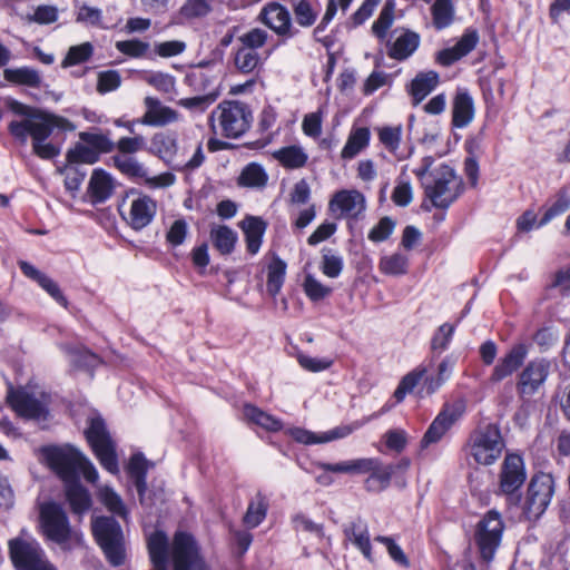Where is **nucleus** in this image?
<instances>
[{
  "mask_svg": "<svg viewBox=\"0 0 570 570\" xmlns=\"http://www.w3.org/2000/svg\"><path fill=\"white\" fill-rule=\"evenodd\" d=\"M11 110L19 118L9 122V132L21 144L32 139L33 153L42 159H51L59 155L60 149L47 139L55 128L73 131L76 126L68 119L43 110L14 101Z\"/></svg>",
  "mask_w": 570,
  "mask_h": 570,
  "instance_id": "nucleus-1",
  "label": "nucleus"
},
{
  "mask_svg": "<svg viewBox=\"0 0 570 570\" xmlns=\"http://www.w3.org/2000/svg\"><path fill=\"white\" fill-rule=\"evenodd\" d=\"M147 546L154 570H168L170 559L174 570H207L194 538L186 532H177L169 544L167 535L157 530L148 537Z\"/></svg>",
  "mask_w": 570,
  "mask_h": 570,
  "instance_id": "nucleus-2",
  "label": "nucleus"
},
{
  "mask_svg": "<svg viewBox=\"0 0 570 570\" xmlns=\"http://www.w3.org/2000/svg\"><path fill=\"white\" fill-rule=\"evenodd\" d=\"M433 164L432 157H424L413 174L422 181L424 194L436 208H448L462 193V179L449 165L442 164L431 173V181L424 176Z\"/></svg>",
  "mask_w": 570,
  "mask_h": 570,
  "instance_id": "nucleus-3",
  "label": "nucleus"
},
{
  "mask_svg": "<svg viewBox=\"0 0 570 570\" xmlns=\"http://www.w3.org/2000/svg\"><path fill=\"white\" fill-rule=\"evenodd\" d=\"M455 366V358L445 356L438 365L436 373L428 375L430 366L428 364H420L414 370L404 375L399 383L394 397L397 402L404 400L407 393L413 392L417 384L422 381V386L419 390L421 396L434 394L452 375Z\"/></svg>",
  "mask_w": 570,
  "mask_h": 570,
  "instance_id": "nucleus-4",
  "label": "nucleus"
},
{
  "mask_svg": "<svg viewBox=\"0 0 570 570\" xmlns=\"http://www.w3.org/2000/svg\"><path fill=\"white\" fill-rule=\"evenodd\" d=\"M253 116L245 104L222 101L209 116V126L215 135L238 138L250 127Z\"/></svg>",
  "mask_w": 570,
  "mask_h": 570,
  "instance_id": "nucleus-5",
  "label": "nucleus"
},
{
  "mask_svg": "<svg viewBox=\"0 0 570 570\" xmlns=\"http://www.w3.org/2000/svg\"><path fill=\"white\" fill-rule=\"evenodd\" d=\"M504 440L495 424H485L475 429L469 436L465 450L478 464L491 465L501 456Z\"/></svg>",
  "mask_w": 570,
  "mask_h": 570,
  "instance_id": "nucleus-6",
  "label": "nucleus"
},
{
  "mask_svg": "<svg viewBox=\"0 0 570 570\" xmlns=\"http://www.w3.org/2000/svg\"><path fill=\"white\" fill-rule=\"evenodd\" d=\"M94 535L108 561L119 566L125 559L124 534L118 522L109 517L92 520Z\"/></svg>",
  "mask_w": 570,
  "mask_h": 570,
  "instance_id": "nucleus-7",
  "label": "nucleus"
},
{
  "mask_svg": "<svg viewBox=\"0 0 570 570\" xmlns=\"http://www.w3.org/2000/svg\"><path fill=\"white\" fill-rule=\"evenodd\" d=\"M86 438L100 464L110 473H118L119 468L115 453V444L106 429L104 420L99 415H94L89 419Z\"/></svg>",
  "mask_w": 570,
  "mask_h": 570,
  "instance_id": "nucleus-8",
  "label": "nucleus"
},
{
  "mask_svg": "<svg viewBox=\"0 0 570 570\" xmlns=\"http://www.w3.org/2000/svg\"><path fill=\"white\" fill-rule=\"evenodd\" d=\"M7 399L13 411L24 419L40 422L48 416L49 396L41 391L11 390Z\"/></svg>",
  "mask_w": 570,
  "mask_h": 570,
  "instance_id": "nucleus-9",
  "label": "nucleus"
},
{
  "mask_svg": "<svg viewBox=\"0 0 570 570\" xmlns=\"http://www.w3.org/2000/svg\"><path fill=\"white\" fill-rule=\"evenodd\" d=\"M9 551L17 570H56L36 540L12 539L9 542Z\"/></svg>",
  "mask_w": 570,
  "mask_h": 570,
  "instance_id": "nucleus-10",
  "label": "nucleus"
},
{
  "mask_svg": "<svg viewBox=\"0 0 570 570\" xmlns=\"http://www.w3.org/2000/svg\"><path fill=\"white\" fill-rule=\"evenodd\" d=\"M503 530L504 523L501 514L494 510L489 511L479 521L474 537L480 556L485 562L493 560L501 543Z\"/></svg>",
  "mask_w": 570,
  "mask_h": 570,
  "instance_id": "nucleus-11",
  "label": "nucleus"
},
{
  "mask_svg": "<svg viewBox=\"0 0 570 570\" xmlns=\"http://www.w3.org/2000/svg\"><path fill=\"white\" fill-rule=\"evenodd\" d=\"M43 458L49 468L66 483L76 481L82 454L69 445L45 448Z\"/></svg>",
  "mask_w": 570,
  "mask_h": 570,
  "instance_id": "nucleus-12",
  "label": "nucleus"
},
{
  "mask_svg": "<svg viewBox=\"0 0 570 570\" xmlns=\"http://www.w3.org/2000/svg\"><path fill=\"white\" fill-rule=\"evenodd\" d=\"M554 490V481L550 474L534 475L528 487L523 503V513L528 519H538L548 508Z\"/></svg>",
  "mask_w": 570,
  "mask_h": 570,
  "instance_id": "nucleus-13",
  "label": "nucleus"
},
{
  "mask_svg": "<svg viewBox=\"0 0 570 570\" xmlns=\"http://www.w3.org/2000/svg\"><path fill=\"white\" fill-rule=\"evenodd\" d=\"M464 412L465 403L462 400L444 404L421 440V446L428 448L430 444L441 441L452 426L462 417Z\"/></svg>",
  "mask_w": 570,
  "mask_h": 570,
  "instance_id": "nucleus-14",
  "label": "nucleus"
},
{
  "mask_svg": "<svg viewBox=\"0 0 570 570\" xmlns=\"http://www.w3.org/2000/svg\"><path fill=\"white\" fill-rule=\"evenodd\" d=\"M328 209L336 218L357 220L364 216L366 198L357 189H342L332 196Z\"/></svg>",
  "mask_w": 570,
  "mask_h": 570,
  "instance_id": "nucleus-15",
  "label": "nucleus"
},
{
  "mask_svg": "<svg viewBox=\"0 0 570 570\" xmlns=\"http://www.w3.org/2000/svg\"><path fill=\"white\" fill-rule=\"evenodd\" d=\"M551 363L546 358H534L527 364L518 377L517 391L522 400H529L544 384Z\"/></svg>",
  "mask_w": 570,
  "mask_h": 570,
  "instance_id": "nucleus-16",
  "label": "nucleus"
},
{
  "mask_svg": "<svg viewBox=\"0 0 570 570\" xmlns=\"http://www.w3.org/2000/svg\"><path fill=\"white\" fill-rule=\"evenodd\" d=\"M41 527L43 533L57 543H63L70 537V527L63 509L55 503L48 502L40 508Z\"/></svg>",
  "mask_w": 570,
  "mask_h": 570,
  "instance_id": "nucleus-17",
  "label": "nucleus"
},
{
  "mask_svg": "<svg viewBox=\"0 0 570 570\" xmlns=\"http://www.w3.org/2000/svg\"><path fill=\"white\" fill-rule=\"evenodd\" d=\"M527 479L523 459L515 453H508L502 462L500 472V491L513 494Z\"/></svg>",
  "mask_w": 570,
  "mask_h": 570,
  "instance_id": "nucleus-18",
  "label": "nucleus"
},
{
  "mask_svg": "<svg viewBox=\"0 0 570 570\" xmlns=\"http://www.w3.org/2000/svg\"><path fill=\"white\" fill-rule=\"evenodd\" d=\"M361 425L358 423L344 424L321 433H315L302 428H293L289 429L287 433L298 443L313 445L344 439L352 434Z\"/></svg>",
  "mask_w": 570,
  "mask_h": 570,
  "instance_id": "nucleus-19",
  "label": "nucleus"
},
{
  "mask_svg": "<svg viewBox=\"0 0 570 570\" xmlns=\"http://www.w3.org/2000/svg\"><path fill=\"white\" fill-rule=\"evenodd\" d=\"M156 213V200L148 195L137 193V197L130 202L128 212L122 216L131 228L140 230L153 222Z\"/></svg>",
  "mask_w": 570,
  "mask_h": 570,
  "instance_id": "nucleus-20",
  "label": "nucleus"
},
{
  "mask_svg": "<svg viewBox=\"0 0 570 570\" xmlns=\"http://www.w3.org/2000/svg\"><path fill=\"white\" fill-rule=\"evenodd\" d=\"M528 353L529 347L527 344H514L493 367L489 377L490 383L497 384L511 376L523 364Z\"/></svg>",
  "mask_w": 570,
  "mask_h": 570,
  "instance_id": "nucleus-21",
  "label": "nucleus"
},
{
  "mask_svg": "<svg viewBox=\"0 0 570 570\" xmlns=\"http://www.w3.org/2000/svg\"><path fill=\"white\" fill-rule=\"evenodd\" d=\"M258 20L278 36H292L291 13L278 2L266 3L258 14Z\"/></svg>",
  "mask_w": 570,
  "mask_h": 570,
  "instance_id": "nucleus-22",
  "label": "nucleus"
},
{
  "mask_svg": "<svg viewBox=\"0 0 570 570\" xmlns=\"http://www.w3.org/2000/svg\"><path fill=\"white\" fill-rule=\"evenodd\" d=\"M146 111L141 119L138 120L141 125L163 127L178 120V112L168 106L160 102L159 99L154 97H146L144 100Z\"/></svg>",
  "mask_w": 570,
  "mask_h": 570,
  "instance_id": "nucleus-23",
  "label": "nucleus"
},
{
  "mask_svg": "<svg viewBox=\"0 0 570 570\" xmlns=\"http://www.w3.org/2000/svg\"><path fill=\"white\" fill-rule=\"evenodd\" d=\"M478 42V32L475 30L468 29L453 47L439 51L436 53L435 60L442 66H451L455 61L470 53L475 48Z\"/></svg>",
  "mask_w": 570,
  "mask_h": 570,
  "instance_id": "nucleus-24",
  "label": "nucleus"
},
{
  "mask_svg": "<svg viewBox=\"0 0 570 570\" xmlns=\"http://www.w3.org/2000/svg\"><path fill=\"white\" fill-rule=\"evenodd\" d=\"M421 43L419 33L403 29L393 41L387 43V56L397 61L409 59L417 50Z\"/></svg>",
  "mask_w": 570,
  "mask_h": 570,
  "instance_id": "nucleus-25",
  "label": "nucleus"
},
{
  "mask_svg": "<svg viewBox=\"0 0 570 570\" xmlns=\"http://www.w3.org/2000/svg\"><path fill=\"white\" fill-rule=\"evenodd\" d=\"M345 539L350 541L368 561H373L368 527L365 520L357 518L344 525Z\"/></svg>",
  "mask_w": 570,
  "mask_h": 570,
  "instance_id": "nucleus-26",
  "label": "nucleus"
},
{
  "mask_svg": "<svg viewBox=\"0 0 570 570\" xmlns=\"http://www.w3.org/2000/svg\"><path fill=\"white\" fill-rule=\"evenodd\" d=\"M440 76L434 70L419 72L409 85L413 105L421 104L439 85Z\"/></svg>",
  "mask_w": 570,
  "mask_h": 570,
  "instance_id": "nucleus-27",
  "label": "nucleus"
},
{
  "mask_svg": "<svg viewBox=\"0 0 570 570\" xmlns=\"http://www.w3.org/2000/svg\"><path fill=\"white\" fill-rule=\"evenodd\" d=\"M474 118V101L466 90H458L452 104V125L464 128Z\"/></svg>",
  "mask_w": 570,
  "mask_h": 570,
  "instance_id": "nucleus-28",
  "label": "nucleus"
},
{
  "mask_svg": "<svg viewBox=\"0 0 570 570\" xmlns=\"http://www.w3.org/2000/svg\"><path fill=\"white\" fill-rule=\"evenodd\" d=\"M19 266L24 276L37 282L57 303L65 307L67 306V299L53 279L28 262L21 261L19 262Z\"/></svg>",
  "mask_w": 570,
  "mask_h": 570,
  "instance_id": "nucleus-29",
  "label": "nucleus"
},
{
  "mask_svg": "<svg viewBox=\"0 0 570 570\" xmlns=\"http://www.w3.org/2000/svg\"><path fill=\"white\" fill-rule=\"evenodd\" d=\"M114 190L112 177L104 169H95L91 174L88 193L92 203H104Z\"/></svg>",
  "mask_w": 570,
  "mask_h": 570,
  "instance_id": "nucleus-30",
  "label": "nucleus"
},
{
  "mask_svg": "<svg viewBox=\"0 0 570 570\" xmlns=\"http://www.w3.org/2000/svg\"><path fill=\"white\" fill-rule=\"evenodd\" d=\"M240 228L245 234L247 250L253 255L257 254L266 229L265 223L258 217L249 216L240 223Z\"/></svg>",
  "mask_w": 570,
  "mask_h": 570,
  "instance_id": "nucleus-31",
  "label": "nucleus"
},
{
  "mask_svg": "<svg viewBox=\"0 0 570 570\" xmlns=\"http://www.w3.org/2000/svg\"><path fill=\"white\" fill-rule=\"evenodd\" d=\"M216 0H186L177 13V22L184 23L208 16Z\"/></svg>",
  "mask_w": 570,
  "mask_h": 570,
  "instance_id": "nucleus-32",
  "label": "nucleus"
},
{
  "mask_svg": "<svg viewBox=\"0 0 570 570\" xmlns=\"http://www.w3.org/2000/svg\"><path fill=\"white\" fill-rule=\"evenodd\" d=\"M370 130L366 127H358L353 129L347 138L345 146L341 151L343 159H352L358 155L370 142Z\"/></svg>",
  "mask_w": 570,
  "mask_h": 570,
  "instance_id": "nucleus-33",
  "label": "nucleus"
},
{
  "mask_svg": "<svg viewBox=\"0 0 570 570\" xmlns=\"http://www.w3.org/2000/svg\"><path fill=\"white\" fill-rule=\"evenodd\" d=\"M244 416L250 423L269 432H277L283 428V423L279 419L250 404L244 406Z\"/></svg>",
  "mask_w": 570,
  "mask_h": 570,
  "instance_id": "nucleus-34",
  "label": "nucleus"
},
{
  "mask_svg": "<svg viewBox=\"0 0 570 570\" xmlns=\"http://www.w3.org/2000/svg\"><path fill=\"white\" fill-rule=\"evenodd\" d=\"M66 495L72 511L82 514L91 505V498L88 491L77 480L66 483Z\"/></svg>",
  "mask_w": 570,
  "mask_h": 570,
  "instance_id": "nucleus-35",
  "label": "nucleus"
},
{
  "mask_svg": "<svg viewBox=\"0 0 570 570\" xmlns=\"http://www.w3.org/2000/svg\"><path fill=\"white\" fill-rule=\"evenodd\" d=\"M150 151L170 164L177 153V140L174 136L168 134H156L150 142Z\"/></svg>",
  "mask_w": 570,
  "mask_h": 570,
  "instance_id": "nucleus-36",
  "label": "nucleus"
},
{
  "mask_svg": "<svg viewBox=\"0 0 570 570\" xmlns=\"http://www.w3.org/2000/svg\"><path fill=\"white\" fill-rule=\"evenodd\" d=\"M210 239L222 255H228L235 248L237 234L228 226H214L210 230Z\"/></svg>",
  "mask_w": 570,
  "mask_h": 570,
  "instance_id": "nucleus-37",
  "label": "nucleus"
},
{
  "mask_svg": "<svg viewBox=\"0 0 570 570\" xmlns=\"http://www.w3.org/2000/svg\"><path fill=\"white\" fill-rule=\"evenodd\" d=\"M267 180L268 175L263 166L257 163H249L243 168L237 181L239 186L264 188Z\"/></svg>",
  "mask_w": 570,
  "mask_h": 570,
  "instance_id": "nucleus-38",
  "label": "nucleus"
},
{
  "mask_svg": "<svg viewBox=\"0 0 570 570\" xmlns=\"http://www.w3.org/2000/svg\"><path fill=\"white\" fill-rule=\"evenodd\" d=\"M114 166L130 179L141 180L146 177V167L136 157L126 155H115L112 158Z\"/></svg>",
  "mask_w": 570,
  "mask_h": 570,
  "instance_id": "nucleus-39",
  "label": "nucleus"
},
{
  "mask_svg": "<svg viewBox=\"0 0 570 570\" xmlns=\"http://www.w3.org/2000/svg\"><path fill=\"white\" fill-rule=\"evenodd\" d=\"M433 26L438 30L448 28L454 21L455 8L452 0H435L431 7Z\"/></svg>",
  "mask_w": 570,
  "mask_h": 570,
  "instance_id": "nucleus-40",
  "label": "nucleus"
},
{
  "mask_svg": "<svg viewBox=\"0 0 570 570\" xmlns=\"http://www.w3.org/2000/svg\"><path fill=\"white\" fill-rule=\"evenodd\" d=\"M275 159H277L282 166L296 169L305 166L308 156L305 150L299 146L283 147L274 153Z\"/></svg>",
  "mask_w": 570,
  "mask_h": 570,
  "instance_id": "nucleus-41",
  "label": "nucleus"
},
{
  "mask_svg": "<svg viewBox=\"0 0 570 570\" xmlns=\"http://www.w3.org/2000/svg\"><path fill=\"white\" fill-rule=\"evenodd\" d=\"M3 77L9 82L35 88L39 87L41 83V77L39 72L36 69L29 67L4 69Z\"/></svg>",
  "mask_w": 570,
  "mask_h": 570,
  "instance_id": "nucleus-42",
  "label": "nucleus"
},
{
  "mask_svg": "<svg viewBox=\"0 0 570 570\" xmlns=\"http://www.w3.org/2000/svg\"><path fill=\"white\" fill-rule=\"evenodd\" d=\"M395 7V0H386L379 18L372 24V32L380 40L386 38L387 31L394 22Z\"/></svg>",
  "mask_w": 570,
  "mask_h": 570,
  "instance_id": "nucleus-43",
  "label": "nucleus"
},
{
  "mask_svg": "<svg viewBox=\"0 0 570 570\" xmlns=\"http://www.w3.org/2000/svg\"><path fill=\"white\" fill-rule=\"evenodd\" d=\"M128 473L134 480L136 490L140 497L146 491V473L148 469V462L142 454H134L128 464Z\"/></svg>",
  "mask_w": 570,
  "mask_h": 570,
  "instance_id": "nucleus-44",
  "label": "nucleus"
},
{
  "mask_svg": "<svg viewBox=\"0 0 570 570\" xmlns=\"http://www.w3.org/2000/svg\"><path fill=\"white\" fill-rule=\"evenodd\" d=\"M409 257L401 253H393L381 257L380 271L385 275L400 276L407 272Z\"/></svg>",
  "mask_w": 570,
  "mask_h": 570,
  "instance_id": "nucleus-45",
  "label": "nucleus"
},
{
  "mask_svg": "<svg viewBox=\"0 0 570 570\" xmlns=\"http://www.w3.org/2000/svg\"><path fill=\"white\" fill-rule=\"evenodd\" d=\"M320 12L318 0H299L294 6V14L301 27H311Z\"/></svg>",
  "mask_w": 570,
  "mask_h": 570,
  "instance_id": "nucleus-46",
  "label": "nucleus"
},
{
  "mask_svg": "<svg viewBox=\"0 0 570 570\" xmlns=\"http://www.w3.org/2000/svg\"><path fill=\"white\" fill-rule=\"evenodd\" d=\"M79 138L91 150L96 151L98 158L101 154H108L115 149V142L105 134L81 131Z\"/></svg>",
  "mask_w": 570,
  "mask_h": 570,
  "instance_id": "nucleus-47",
  "label": "nucleus"
},
{
  "mask_svg": "<svg viewBox=\"0 0 570 570\" xmlns=\"http://www.w3.org/2000/svg\"><path fill=\"white\" fill-rule=\"evenodd\" d=\"M286 274V263L281 258H274L273 262L268 265L267 273V292L272 296H276L284 283Z\"/></svg>",
  "mask_w": 570,
  "mask_h": 570,
  "instance_id": "nucleus-48",
  "label": "nucleus"
},
{
  "mask_svg": "<svg viewBox=\"0 0 570 570\" xmlns=\"http://www.w3.org/2000/svg\"><path fill=\"white\" fill-rule=\"evenodd\" d=\"M63 350L76 367L92 368L99 363V357L85 347L63 345Z\"/></svg>",
  "mask_w": 570,
  "mask_h": 570,
  "instance_id": "nucleus-49",
  "label": "nucleus"
},
{
  "mask_svg": "<svg viewBox=\"0 0 570 570\" xmlns=\"http://www.w3.org/2000/svg\"><path fill=\"white\" fill-rule=\"evenodd\" d=\"M262 62L263 59L257 51L244 47L238 48L234 56L235 67L243 73L253 72Z\"/></svg>",
  "mask_w": 570,
  "mask_h": 570,
  "instance_id": "nucleus-50",
  "label": "nucleus"
},
{
  "mask_svg": "<svg viewBox=\"0 0 570 570\" xmlns=\"http://www.w3.org/2000/svg\"><path fill=\"white\" fill-rule=\"evenodd\" d=\"M100 502L114 514L126 519L128 511L121 498L110 487H101L98 490Z\"/></svg>",
  "mask_w": 570,
  "mask_h": 570,
  "instance_id": "nucleus-51",
  "label": "nucleus"
},
{
  "mask_svg": "<svg viewBox=\"0 0 570 570\" xmlns=\"http://www.w3.org/2000/svg\"><path fill=\"white\" fill-rule=\"evenodd\" d=\"M343 266L344 261L341 255H338L331 248L322 249V262L320 269L325 276L330 278L338 277L343 271Z\"/></svg>",
  "mask_w": 570,
  "mask_h": 570,
  "instance_id": "nucleus-52",
  "label": "nucleus"
},
{
  "mask_svg": "<svg viewBox=\"0 0 570 570\" xmlns=\"http://www.w3.org/2000/svg\"><path fill=\"white\" fill-rule=\"evenodd\" d=\"M393 475V468L383 465L377 459L375 468L371 471L370 476L366 479V487L368 490H383L385 489Z\"/></svg>",
  "mask_w": 570,
  "mask_h": 570,
  "instance_id": "nucleus-53",
  "label": "nucleus"
},
{
  "mask_svg": "<svg viewBox=\"0 0 570 570\" xmlns=\"http://www.w3.org/2000/svg\"><path fill=\"white\" fill-rule=\"evenodd\" d=\"M268 504L264 497L257 494L248 504L244 515V523L249 528H255L262 523L267 513Z\"/></svg>",
  "mask_w": 570,
  "mask_h": 570,
  "instance_id": "nucleus-54",
  "label": "nucleus"
},
{
  "mask_svg": "<svg viewBox=\"0 0 570 570\" xmlns=\"http://www.w3.org/2000/svg\"><path fill=\"white\" fill-rule=\"evenodd\" d=\"M66 159L69 165L71 164H88L92 165L99 160L96 151L91 150L85 142L80 141L75 144L67 154Z\"/></svg>",
  "mask_w": 570,
  "mask_h": 570,
  "instance_id": "nucleus-55",
  "label": "nucleus"
},
{
  "mask_svg": "<svg viewBox=\"0 0 570 570\" xmlns=\"http://www.w3.org/2000/svg\"><path fill=\"white\" fill-rule=\"evenodd\" d=\"M303 289L305 295L312 302H318L331 295L332 288L330 286L324 285L321 281H318L314 275L307 274L303 281Z\"/></svg>",
  "mask_w": 570,
  "mask_h": 570,
  "instance_id": "nucleus-56",
  "label": "nucleus"
},
{
  "mask_svg": "<svg viewBox=\"0 0 570 570\" xmlns=\"http://www.w3.org/2000/svg\"><path fill=\"white\" fill-rule=\"evenodd\" d=\"M94 52V47L90 42H83L69 48L65 59L61 62L63 68L87 61Z\"/></svg>",
  "mask_w": 570,
  "mask_h": 570,
  "instance_id": "nucleus-57",
  "label": "nucleus"
},
{
  "mask_svg": "<svg viewBox=\"0 0 570 570\" xmlns=\"http://www.w3.org/2000/svg\"><path fill=\"white\" fill-rule=\"evenodd\" d=\"M144 80L160 92L171 94L175 91V77L169 73L161 71L148 72L144 76Z\"/></svg>",
  "mask_w": 570,
  "mask_h": 570,
  "instance_id": "nucleus-58",
  "label": "nucleus"
},
{
  "mask_svg": "<svg viewBox=\"0 0 570 570\" xmlns=\"http://www.w3.org/2000/svg\"><path fill=\"white\" fill-rule=\"evenodd\" d=\"M116 49L131 58H142L149 52L150 45L139 39L122 40L116 42Z\"/></svg>",
  "mask_w": 570,
  "mask_h": 570,
  "instance_id": "nucleus-59",
  "label": "nucleus"
},
{
  "mask_svg": "<svg viewBox=\"0 0 570 570\" xmlns=\"http://www.w3.org/2000/svg\"><path fill=\"white\" fill-rule=\"evenodd\" d=\"M391 198L396 206H409L413 200V188L410 180L404 179L401 175L396 179V184L392 191Z\"/></svg>",
  "mask_w": 570,
  "mask_h": 570,
  "instance_id": "nucleus-60",
  "label": "nucleus"
},
{
  "mask_svg": "<svg viewBox=\"0 0 570 570\" xmlns=\"http://www.w3.org/2000/svg\"><path fill=\"white\" fill-rule=\"evenodd\" d=\"M268 32L261 28H253L238 37L242 47L257 51L263 48L268 40Z\"/></svg>",
  "mask_w": 570,
  "mask_h": 570,
  "instance_id": "nucleus-61",
  "label": "nucleus"
},
{
  "mask_svg": "<svg viewBox=\"0 0 570 570\" xmlns=\"http://www.w3.org/2000/svg\"><path fill=\"white\" fill-rule=\"evenodd\" d=\"M121 85V76L118 70L100 71L97 77V91L105 95L117 90Z\"/></svg>",
  "mask_w": 570,
  "mask_h": 570,
  "instance_id": "nucleus-62",
  "label": "nucleus"
},
{
  "mask_svg": "<svg viewBox=\"0 0 570 570\" xmlns=\"http://www.w3.org/2000/svg\"><path fill=\"white\" fill-rule=\"evenodd\" d=\"M188 230V224L184 218L176 219L169 225L166 232V242L173 247L180 246L184 244Z\"/></svg>",
  "mask_w": 570,
  "mask_h": 570,
  "instance_id": "nucleus-63",
  "label": "nucleus"
},
{
  "mask_svg": "<svg viewBox=\"0 0 570 570\" xmlns=\"http://www.w3.org/2000/svg\"><path fill=\"white\" fill-rule=\"evenodd\" d=\"M570 207V195L566 190H561L554 203L544 212L539 226H543L554 217L561 215Z\"/></svg>",
  "mask_w": 570,
  "mask_h": 570,
  "instance_id": "nucleus-64",
  "label": "nucleus"
}]
</instances>
